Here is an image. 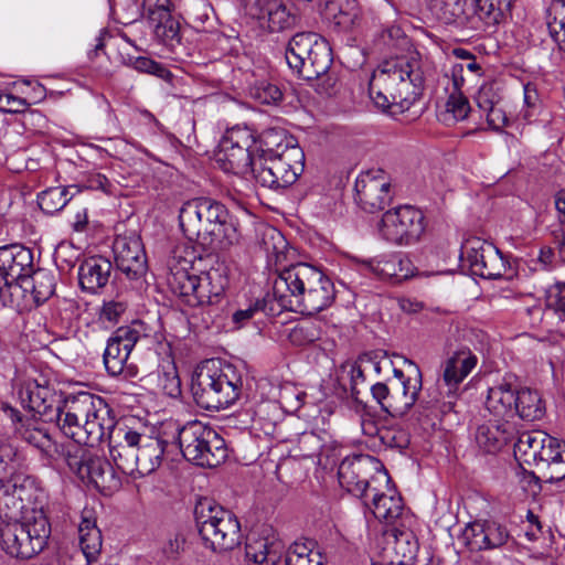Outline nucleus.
Wrapping results in <instances>:
<instances>
[{
  "mask_svg": "<svg viewBox=\"0 0 565 565\" xmlns=\"http://www.w3.org/2000/svg\"><path fill=\"white\" fill-rule=\"evenodd\" d=\"M373 398L381 406V409L394 418H401L406 415L415 405L407 396L393 385L377 382L371 386Z\"/></svg>",
  "mask_w": 565,
  "mask_h": 565,
  "instance_id": "31",
  "label": "nucleus"
},
{
  "mask_svg": "<svg viewBox=\"0 0 565 565\" xmlns=\"http://www.w3.org/2000/svg\"><path fill=\"white\" fill-rule=\"evenodd\" d=\"M327 9L332 14L334 24L343 31L352 29L361 15L358 0H331L328 1Z\"/></svg>",
  "mask_w": 565,
  "mask_h": 565,
  "instance_id": "42",
  "label": "nucleus"
},
{
  "mask_svg": "<svg viewBox=\"0 0 565 565\" xmlns=\"http://www.w3.org/2000/svg\"><path fill=\"white\" fill-rule=\"evenodd\" d=\"M254 143V136L249 129L242 127L227 129L218 143L215 160L225 172L254 174L256 156L250 153Z\"/></svg>",
  "mask_w": 565,
  "mask_h": 565,
  "instance_id": "13",
  "label": "nucleus"
},
{
  "mask_svg": "<svg viewBox=\"0 0 565 565\" xmlns=\"http://www.w3.org/2000/svg\"><path fill=\"white\" fill-rule=\"evenodd\" d=\"M74 420L79 417L86 418L93 445L109 437L110 430L116 429L122 422H117L113 408L106 401L89 392H78V403L73 408Z\"/></svg>",
  "mask_w": 565,
  "mask_h": 565,
  "instance_id": "16",
  "label": "nucleus"
},
{
  "mask_svg": "<svg viewBox=\"0 0 565 565\" xmlns=\"http://www.w3.org/2000/svg\"><path fill=\"white\" fill-rule=\"evenodd\" d=\"M177 444L182 456L200 467H217L227 458L225 440L212 427L199 420L177 427Z\"/></svg>",
  "mask_w": 565,
  "mask_h": 565,
  "instance_id": "7",
  "label": "nucleus"
},
{
  "mask_svg": "<svg viewBox=\"0 0 565 565\" xmlns=\"http://www.w3.org/2000/svg\"><path fill=\"white\" fill-rule=\"evenodd\" d=\"M174 8L172 0H142V9L147 15L160 17V14H167L168 11H172Z\"/></svg>",
  "mask_w": 565,
  "mask_h": 565,
  "instance_id": "64",
  "label": "nucleus"
},
{
  "mask_svg": "<svg viewBox=\"0 0 565 565\" xmlns=\"http://www.w3.org/2000/svg\"><path fill=\"white\" fill-rule=\"evenodd\" d=\"M546 435L542 431H525L522 433L518 441L514 444L515 458L529 466L534 465L537 461V456L542 449L543 443H545Z\"/></svg>",
  "mask_w": 565,
  "mask_h": 565,
  "instance_id": "41",
  "label": "nucleus"
},
{
  "mask_svg": "<svg viewBox=\"0 0 565 565\" xmlns=\"http://www.w3.org/2000/svg\"><path fill=\"white\" fill-rule=\"evenodd\" d=\"M33 253L21 244L0 246V300L11 301V288L32 273Z\"/></svg>",
  "mask_w": 565,
  "mask_h": 565,
  "instance_id": "19",
  "label": "nucleus"
},
{
  "mask_svg": "<svg viewBox=\"0 0 565 565\" xmlns=\"http://www.w3.org/2000/svg\"><path fill=\"white\" fill-rule=\"evenodd\" d=\"M113 264L103 256L86 258L78 268V284L83 290L90 294L105 287L110 278Z\"/></svg>",
  "mask_w": 565,
  "mask_h": 565,
  "instance_id": "29",
  "label": "nucleus"
},
{
  "mask_svg": "<svg viewBox=\"0 0 565 565\" xmlns=\"http://www.w3.org/2000/svg\"><path fill=\"white\" fill-rule=\"evenodd\" d=\"M79 192L81 189L77 184L49 188L38 195V203L44 213L54 214L61 211Z\"/></svg>",
  "mask_w": 565,
  "mask_h": 565,
  "instance_id": "40",
  "label": "nucleus"
},
{
  "mask_svg": "<svg viewBox=\"0 0 565 565\" xmlns=\"http://www.w3.org/2000/svg\"><path fill=\"white\" fill-rule=\"evenodd\" d=\"M167 281L171 291L182 298L184 303L198 307V298H195V286L199 284L198 275L190 274L185 266L175 270L171 268Z\"/></svg>",
  "mask_w": 565,
  "mask_h": 565,
  "instance_id": "38",
  "label": "nucleus"
},
{
  "mask_svg": "<svg viewBox=\"0 0 565 565\" xmlns=\"http://www.w3.org/2000/svg\"><path fill=\"white\" fill-rule=\"evenodd\" d=\"M250 96L260 104L277 105L282 99V92L277 85L262 81L250 88Z\"/></svg>",
  "mask_w": 565,
  "mask_h": 565,
  "instance_id": "57",
  "label": "nucleus"
},
{
  "mask_svg": "<svg viewBox=\"0 0 565 565\" xmlns=\"http://www.w3.org/2000/svg\"><path fill=\"white\" fill-rule=\"evenodd\" d=\"M79 546L87 563H92L102 550V533L95 522L83 519L78 526Z\"/></svg>",
  "mask_w": 565,
  "mask_h": 565,
  "instance_id": "44",
  "label": "nucleus"
},
{
  "mask_svg": "<svg viewBox=\"0 0 565 565\" xmlns=\"http://www.w3.org/2000/svg\"><path fill=\"white\" fill-rule=\"evenodd\" d=\"M463 539L471 550H494L509 543L513 537L504 524L497 521L473 522L463 531Z\"/></svg>",
  "mask_w": 565,
  "mask_h": 565,
  "instance_id": "25",
  "label": "nucleus"
},
{
  "mask_svg": "<svg viewBox=\"0 0 565 565\" xmlns=\"http://www.w3.org/2000/svg\"><path fill=\"white\" fill-rule=\"evenodd\" d=\"M259 311L273 317L281 312V310L278 309L273 294H268L263 299H257L255 302L250 303L246 309L236 310L232 316V321L236 328H242Z\"/></svg>",
  "mask_w": 565,
  "mask_h": 565,
  "instance_id": "46",
  "label": "nucleus"
},
{
  "mask_svg": "<svg viewBox=\"0 0 565 565\" xmlns=\"http://www.w3.org/2000/svg\"><path fill=\"white\" fill-rule=\"evenodd\" d=\"M159 385L169 397H178L181 394V381L174 367L159 376Z\"/></svg>",
  "mask_w": 565,
  "mask_h": 565,
  "instance_id": "62",
  "label": "nucleus"
},
{
  "mask_svg": "<svg viewBox=\"0 0 565 565\" xmlns=\"http://www.w3.org/2000/svg\"><path fill=\"white\" fill-rule=\"evenodd\" d=\"M287 64L306 81L324 75L332 64V51L326 39L315 32H299L288 42Z\"/></svg>",
  "mask_w": 565,
  "mask_h": 565,
  "instance_id": "9",
  "label": "nucleus"
},
{
  "mask_svg": "<svg viewBox=\"0 0 565 565\" xmlns=\"http://www.w3.org/2000/svg\"><path fill=\"white\" fill-rule=\"evenodd\" d=\"M204 280L210 282L207 289L210 290L213 306L220 303L230 284L227 267L224 264H220L216 267L210 268L204 273Z\"/></svg>",
  "mask_w": 565,
  "mask_h": 565,
  "instance_id": "51",
  "label": "nucleus"
},
{
  "mask_svg": "<svg viewBox=\"0 0 565 565\" xmlns=\"http://www.w3.org/2000/svg\"><path fill=\"white\" fill-rule=\"evenodd\" d=\"M305 170V152L292 148L277 157L256 158L254 178L263 186L273 190L292 185Z\"/></svg>",
  "mask_w": 565,
  "mask_h": 565,
  "instance_id": "12",
  "label": "nucleus"
},
{
  "mask_svg": "<svg viewBox=\"0 0 565 565\" xmlns=\"http://www.w3.org/2000/svg\"><path fill=\"white\" fill-rule=\"evenodd\" d=\"M51 526L43 511H35L23 521L3 524L0 529V545L11 557L29 559L46 545Z\"/></svg>",
  "mask_w": 565,
  "mask_h": 565,
  "instance_id": "8",
  "label": "nucleus"
},
{
  "mask_svg": "<svg viewBox=\"0 0 565 565\" xmlns=\"http://www.w3.org/2000/svg\"><path fill=\"white\" fill-rule=\"evenodd\" d=\"M426 227L424 213L413 205H399L386 211L379 224L383 239L398 245H412L420 238Z\"/></svg>",
  "mask_w": 565,
  "mask_h": 565,
  "instance_id": "14",
  "label": "nucleus"
},
{
  "mask_svg": "<svg viewBox=\"0 0 565 565\" xmlns=\"http://www.w3.org/2000/svg\"><path fill=\"white\" fill-rule=\"evenodd\" d=\"M354 190L356 204L367 213L383 210L392 200L391 183L382 169L360 173Z\"/></svg>",
  "mask_w": 565,
  "mask_h": 565,
  "instance_id": "21",
  "label": "nucleus"
},
{
  "mask_svg": "<svg viewBox=\"0 0 565 565\" xmlns=\"http://www.w3.org/2000/svg\"><path fill=\"white\" fill-rule=\"evenodd\" d=\"M423 83L419 63L415 58L397 56L385 60L369 83V94L377 108L408 109L419 97Z\"/></svg>",
  "mask_w": 565,
  "mask_h": 565,
  "instance_id": "3",
  "label": "nucleus"
},
{
  "mask_svg": "<svg viewBox=\"0 0 565 565\" xmlns=\"http://www.w3.org/2000/svg\"><path fill=\"white\" fill-rule=\"evenodd\" d=\"M321 337L320 324L313 321H301L289 331V341L297 347L309 345Z\"/></svg>",
  "mask_w": 565,
  "mask_h": 565,
  "instance_id": "53",
  "label": "nucleus"
},
{
  "mask_svg": "<svg viewBox=\"0 0 565 565\" xmlns=\"http://www.w3.org/2000/svg\"><path fill=\"white\" fill-rule=\"evenodd\" d=\"M18 461V448L7 437L0 444V513L9 519L35 503L41 491L35 477L13 475Z\"/></svg>",
  "mask_w": 565,
  "mask_h": 565,
  "instance_id": "5",
  "label": "nucleus"
},
{
  "mask_svg": "<svg viewBox=\"0 0 565 565\" xmlns=\"http://www.w3.org/2000/svg\"><path fill=\"white\" fill-rule=\"evenodd\" d=\"M63 461L83 482L94 484L104 494H111L121 488L118 470L103 457L93 456L71 445Z\"/></svg>",
  "mask_w": 565,
  "mask_h": 565,
  "instance_id": "11",
  "label": "nucleus"
},
{
  "mask_svg": "<svg viewBox=\"0 0 565 565\" xmlns=\"http://www.w3.org/2000/svg\"><path fill=\"white\" fill-rule=\"evenodd\" d=\"M245 554L249 561L259 565H277L285 554V545L274 537L248 539Z\"/></svg>",
  "mask_w": 565,
  "mask_h": 565,
  "instance_id": "33",
  "label": "nucleus"
},
{
  "mask_svg": "<svg viewBox=\"0 0 565 565\" xmlns=\"http://www.w3.org/2000/svg\"><path fill=\"white\" fill-rule=\"evenodd\" d=\"M195 521L201 540L213 552L231 551L242 542L241 524L236 515L210 499L195 507Z\"/></svg>",
  "mask_w": 565,
  "mask_h": 565,
  "instance_id": "6",
  "label": "nucleus"
},
{
  "mask_svg": "<svg viewBox=\"0 0 565 565\" xmlns=\"http://www.w3.org/2000/svg\"><path fill=\"white\" fill-rule=\"evenodd\" d=\"M406 362L408 363L412 373L407 375V379H404L401 382H391V385L399 390V392L416 403L422 390V372L414 362L408 360Z\"/></svg>",
  "mask_w": 565,
  "mask_h": 565,
  "instance_id": "56",
  "label": "nucleus"
},
{
  "mask_svg": "<svg viewBox=\"0 0 565 565\" xmlns=\"http://www.w3.org/2000/svg\"><path fill=\"white\" fill-rule=\"evenodd\" d=\"M392 548L395 565H412L418 552V544L412 533L401 531L394 534Z\"/></svg>",
  "mask_w": 565,
  "mask_h": 565,
  "instance_id": "47",
  "label": "nucleus"
},
{
  "mask_svg": "<svg viewBox=\"0 0 565 565\" xmlns=\"http://www.w3.org/2000/svg\"><path fill=\"white\" fill-rule=\"evenodd\" d=\"M15 433L21 439L38 448L46 458L53 461L63 460L67 456L71 444H63L52 439L46 430L35 426L32 420L17 426Z\"/></svg>",
  "mask_w": 565,
  "mask_h": 565,
  "instance_id": "27",
  "label": "nucleus"
},
{
  "mask_svg": "<svg viewBox=\"0 0 565 565\" xmlns=\"http://www.w3.org/2000/svg\"><path fill=\"white\" fill-rule=\"evenodd\" d=\"M127 309L128 302L120 297L104 300L99 311V320L107 328H113L121 321Z\"/></svg>",
  "mask_w": 565,
  "mask_h": 565,
  "instance_id": "55",
  "label": "nucleus"
},
{
  "mask_svg": "<svg viewBox=\"0 0 565 565\" xmlns=\"http://www.w3.org/2000/svg\"><path fill=\"white\" fill-rule=\"evenodd\" d=\"M284 555L286 565H323L324 561L312 541L295 542Z\"/></svg>",
  "mask_w": 565,
  "mask_h": 565,
  "instance_id": "43",
  "label": "nucleus"
},
{
  "mask_svg": "<svg viewBox=\"0 0 565 565\" xmlns=\"http://www.w3.org/2000/svg\"><path fill=\"white\" fill-rule=\"evenodd\" d=\"M523 95L525 106V109L523 110V118L531 121L532 117H534L541 108V98L535 84L526 83L523 86Z\"/></svg>",
  "mask_w": 565,
  "mask_h": 565,
  "instance_id": "60",
  "label": "nucleus"
},
{
  "mask_svg": "<svg viewBox=\"0 0 565 565\" xmlns=\"http://www.w3.org/2000/svg\"><path fill=\"white\" fill-rule=\"evenodd\" d=\"M106 440L116 469L122 475L132 476L134 460L141 443V434L121 423L116 429L110 430Z\"/></svg>",
  "mask_w": 565,
  "mask_h": 565,
  "instance_id": "23",
  "label": "nucleus"
},
{
  "mask_svg": "<svg viewBox=\"0 0 565 565\" xmlns=\"http://www.w3.org/2000/svg\"><path fill=\"white\" fill-rule=\"evenodd\" d=\"M146 331L143 322L132 321L129 326L119 327L111 334L103 354V362L109 376L128 380L137 375V367L129 362V356L135 345L147 338Z\"/></svg>",
  "mask_w": 565,
  "mask_h": 565,
  "instance_id": "10",
  "label": "nucleus"
},
{
  "mask_svg": "<svg viewBox=\"0 0 565 565\" xmlns=\"http://www.w3.org/2000/svg\"><path fill=\"white\" fill-rule=\"evenodd\" d=\"M547 29L558 50L565 54V1L558 0L548 9Z\"/></svg>",
  "mask_w": 565,
  "mask_h": 565,
  "instance_id": "49",
  "label": "nucleus"
},
{
  "mask_svg": "<svg viewBox=\"0 0 565 565\" xmlns=\"http://www.w3.org/2000/svg\"><path fill=\"white\" fill-rule=\"evenodd\" d=\"M174 444L163 438H152L141 435V443L137 449L135 462L132 466V476H146L153 472L164 456L169 455V448H173Z\"/></svg>",
  "mask_w": 565,
  "mask_h": 565,
  "instance_id": "26",
  "label": "nucleus"
},
{
  "mask_svg": "<svg viewBox=\"0 0 565 565\" xmlns=\"http://www.w3.org/2000/svg\"><path fill=\"white\" fill-rule=\"evenodd\" d=\"M179 223L189 239H195L211 252L224 250L241 239L237 218L226 206L211 198H195L184 202Z\"/></svg>",
  "mask_w": 565,
  "mask_h": 565,
  "instance_id": "2",
  "label": "nucleus"
},
{
  "mask_svg": "<svg viewBox=\"0 0 565 565\" xmlns=\"http://www.w3.org/2000/svg\"><path fill=\"white\" fill-rule=\"evenodd\" d=\"M515 386L510 377H504L502 382L488 390L486 408L500 422H509L514 417Z\"/></svg>",
  "mask_w": 565,
  "mask_h": 565,
  "instance_id": "28",
  "label": "nucleus"
},
{
  "mask_svg": "<svg viewBox=\"0 0 565 565\" xmlns=\"http://www.w3.org/2000/svg\"><path fill=\"white\" fill-rule=\"evenodd\" d=\"M513 435L514 425L510 422L489 420L478 426L476 443L484 452L494 454L511 441Z\"/></svg>",
  "mask_w": 565,
  "mask_h": 565,
  "instance_id": "30",
  "label": "nucleus"
},
{
  "mask_svg": "<svg viewBox=\"0 0 565 565\" xmlns=\"http://www.w3.org/2000/svg\"><path fill=\"white\" fill-rule=\"evenodd\" d=\"M509 9L490 0H469L457 13L455 19L447 24L459 29L475 32L477 34L493 32L495 28L505 21Z\"/></svg>",
  "mask_w": 565,
  "mask_h": 565,
  "instance_id": "18",
  "label": "nucleus"
},
{
  "mask_svg": "<svg viewBox=\"0 0 565 565\" xmlns=\"http://www.w3.org/2000/svg\"><path fill=\"white\" fill-rule=\"evenodd\" d=\"M470 104L462 92H451L446 103V111L451 114L455 121L463 120L470 113Z\"/></svg>",
  "mask_w": 565,
  "mask_h": 565,
  "instance_id": "59",
  "label": "nucleus"
},
{
  "mask_svg": "<svg viewBox=\"0 0 565 565\" xmlns=\"http://www.w3.org/2000/svg\"><path fill=\"white\" fill-rule=\"evenodd\" d=\"M477 356L469 349H461L451 356H449L445 363L443 377L438 381V387L443 393L446 387L445 396L443 397L440 411L443 414H448L456 411L457 406V391L460 383L468 376V374L477 365Z\"/></svg>",
  "mask_w": 565,
  "mask_h": 565,
  "instance_id": "20",
  "label": "nucleus"
},
{
  "mask_svg": "<svg viewBox=\"0 0 565 565\" xmlns=\"http://www.w3.org/2000/svg\"><path fill=\"white\" fill-rule=\"evenodd\" d=\"M372 457L353 456L344 458L338 469L340 486L359 498L367 497L374 488L369 480Z\"/></svg>",
  "mask_w": 565,
  "mask_h": 565,
  "instance_id": "24",
  "label": "nucleus"
},
{
  "mask_svg": "<svg viewBox=\"0 0 565 565\" xmlns=\"http://www.w3.org/2000/svg\"><path fill=\"white\" fill-rule=\"evenodd\" d=\"M77 403L78 393L65 396L64 414L56 425L63 435L73 439L75 444L94 446L93 441H90V436L88 435V428H86V418L84 416H77L78 418L75 420L71 418L73 416L72 413L74 412L73 408Z\"/></svg>",
  "mask_w": 565,
  "mask_h": 565,
  "instance_id": "32",
  "label": "nucleus"
},
{
  "mask_svg": "<svg viewBox=\"0 0 565 565\" xmlns=\"http://www.w3.org/2000/svg\"><path fill=\"white\" fill-rule=\"evenodd\" d=\"M469 0H427V6L437 20L447 24L455 15L462 12Z\"/></svg>",
  "mask_w": 565,
  "mask_h": 565,
  "instance_id": "54",
  "label": "nucleus"
},
{
  "mask_svg": "<svg viewBox=\"0 0 565 565\" xmlns=\"http://www.w3.org/2000/svg\"><path fill=\"white\" fill-rule=\"evenodd\" d=\"M148 20L153 26L156 36L162 42H180V22L178 18L172 15V11L160 14V17H150Z\"/></svg>",
  "mask_w": 565,
  "mask_h": 565,
  "instance_id": "50",
  "label": "nucleus"
},
{
  "mask_svg": "<svg viewBox=\"0 0 565 565\" xmlns=\"http://www.w3.org/2000/svg\"><path fill=\"white\" fill-rule=\"evenodd\" d=\"M540 476L537 480H542L548 483H559L565 479V460H561L554 463L544 465L539 468Z\"/></svg>",
  "mask_w": 565,
  "mask_h": 565,
  "instance_id": "61",
  "label": "nucleus"
},
{
  "mask_svg": "<svg viewBox=\"0 0 565 565\" xmlns=\"http://www.w3.org/2000/svg\"><path fill=\"white\" fill-rule=\"evenodd\" d=\"M242 380L231 365L218 360H205L195 369L191 393L198 406L220 411L233 405L239 397Z\"/></svg>",
  "mask_w": 565,
  "mask_h": 565,
  "instance_id": "4",
  "label": "nucleus"
},
{
  "mask_svg": "<svg viewBox=\"0 0 565 565\" xmlns=\"http://www.w3.org/2000/svg\"><path fill=\"white\" fill-rule=\"evenodd\" d=\"M475 100L480 110L500 105L503 100V85L499 81L483 83L479 87Z\"/></svg>",
  "mask_w": 565,
  "mask_h": 565,
  "instance_id": "52",
  "label": "nucleus"
},
{
  "mask_svg": "<svg viewBox=\"0 0 565 565\" xmlns=\"http://www.w3.org/2000/svg\"><path fill=\"white\" fill-rule=\"evenodd\" d=\"M185 535L181 531L170 533L161 544L163 557L169 561L179 559L185 550Z\"/></svg>",
  "mask_w": 565,
  "mask_h": 565,
  "instance_id": "58",
  "label": "nucleus"
},
{
  "mask_svg": "<svg viewBox=\"0 0 565 565\" xmlns=\"http://www.w3.org/2000/svg\"><path fill=\"white\" fill-rule=\"evenodd\" d=\"M545 403L539 391L530 387L515 386L514 416L523 420L534 422L545 415Z\"/></svg>",
  "mask_w": 565,
  "mask_h": 565,
  "instance_id": "35",
  "label": "nucleus"
},
{
  "mask_svg": "<svg viewBox=\"0 0 565 565\" xmlns=\"http://www.w3.org/2000/svg\"><path fill=\"white\" fill-rule=\"evenodd\" d=\"M18 395L22 406L44 422L57 423L64 414L65 396L43 377L24 381Z\"/></svg>",
  "mask_w": 565,
  "mask_h": 565,
  "instance_id": "15",
  "label": "nucleus"
},
{
  "mask_svg": "<svg viewBox=\"0 0 565 565\" xmlns=\"http://www.w3.org/2000/svg\"><path fill=\"white\" fill-rule=\"evenodd\" d=\"M403 264L404 260L402 256L396 253L381 255L362 262L365 269L374 274L376 277L381 279L396 280L407 277V275L403 273Z\"/></svg>",
  "mask_w": 565,
  "mask_h": 565,
  "instance_id": "37",
  "label": "nucleus"
},
{
  "mask_svg": "<svg viewBox=\"0 0 565 565\" xmlns=\"http://www.w3.org/2000/svg\"><path fill=\"white\" fill-rule=\"evenodd\" d=\"M23 292H30L34 302L41 305L45 302L55 291V277L44 268L32 267V273L26 276L17 286Z\"/></svg>",
  "mask_w": 565,
  "mask_h": 565,
  "instance_id": "34",
  "label": "nucleus"
},
{
  "mask_svg": "<svg viewBox=\"0 0 565 565\" xmlns=\"http://www.w3.org/2000/svg\"><path fill=\"white\" fill-rule=\"evenodd\" d=\"M255 17L262 24L267 23L271 32H278L288 28L294 22V17L286 6L279 0H268L258 10Z\"/></svg>",
  "mask_w": 565,
  "mask_h": 565,
  "instance_id": "39",
  "label": "nucleus"
},
{
  "mask_svg": "<svg viewBox=\"0 0 565 565\" xmlns=\"http://www.w3.org/2000/svg\"><path fill=\"white\" fill-rule=\"evenodd\" d=\"M381 441L391 448L403 450L409 445V436L403 429H384L381 433Z\"/></svg>",
  "mask_w": 565,
  "mask_h": 565,
  "instance_id": "63",
  "label": "nucleus"
},
{
  "mask_svg": "<svg viewBox=\"0 0 565 565\" xmlns=\"http://www.w3.org/2000/svg\"><path fill=\"white\" fill-rule=\"evenodd\" d=\"M372 492V512L377 520L393 522L401 515L403 510L401 497L380 493L375 488Z\"/></svg>",
  "mask_w": 565,
  "mask_h": 565,
  "instance_id": "45",
  "label": "nucleus"
},
{
  "mask_svg": "<svg viewBox=\"0 0 565 565\" xmlns=\"http://www.w3.org/2000/svg\"><path fill=\"white\" fill-rule=\"evenodd\" d=\"M113 252L117 269L129 280H139L146 275L148 265L145 247L135 232L118 235Z\"/></svg>",
  "mask_w": 565,
  "mask_h": 565,
  "instance_id": "22",
  "label": "nucleus"
},
{
  "mask_svg": "<svg viewBox=\"0 0 565 565\" xmlns=\"http://www.w3.org/2000/svg\"><path fill=\"white\" fill-rule=\"evenodd\" d=\"M292 148H300L292 136L287 135L284 129L269 128L259 136V148L256 158L277 157L279 152H287Z\"/></svg>",
  "mask_w": 565,
  "mask_h": 565,
  "instance_id": "36",
  "label": "nucleus"
},
{
  "mask_svg": "<svg viewBox=\"0 0 565 565\" xmlns=\"http://www.w3.org/2000/svg\"><path fill=\"white\" fill-rule=\"evenodd\" d=\"M273 297L281 311L312 316L333 302L335 290L331 279L320 268L297 263L276 270Z\"/></svg>",
  "mask_w": 565,
  "mask_h": 565,
  "instance_id": "1",
  "label": "nucleus"
},
{
  "mask_svg": "<svg viewBox=\"0 0 565 565\" xmlns=\"http://www.w3.org/2000/svg\"><path fill=\"white\" fill-rule=\"evenodd\" d=\"M461 258L468 263L472 275L484 279L502 278L510 270L503 254L493 244L478 237L463 243Z\"/></svg>",
  "mask_w": 565,
  "mask_h": 565,
  "instance_id": "17",
  "label": "nucleus"
},
{
  "mask_svg": "<svg viewBox=\"0 0 565 565\" xmlns=\"http://www.w3.org/2000/svg\"><path fill=\"white\" fill-rule=\"evenodd\" d=\"M122 63L138 73L153 75L168 83H171L173 78V74L169 68L148 56L127 55L122 57Z\"/></svg>",
  "mask_w": 565,
  "mask_h": 565,
  "instance_id": "48",
  "label": "nucleus"
}]
</instances>
